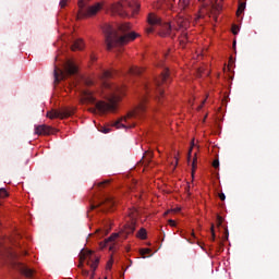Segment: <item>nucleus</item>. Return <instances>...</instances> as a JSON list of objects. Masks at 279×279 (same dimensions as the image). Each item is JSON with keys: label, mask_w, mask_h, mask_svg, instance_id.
I'll return each instance as SVG.
<instances>
[{"label": "nucleus", "mask_w": 279, "mask_h": 279, "mask_svg": "<svg viewBox=\"0 0 279 279\" xmlns=\"http://www.w3.org/2000/svg\"><path fill=\"white\" fill-rule=\"evenodd\" d=\"M243 12H245V2H240L239 7H238V11H236L238 16L240 14H243Z\"/></svg>", "instance_id": "nucleus-22"}, {"label": "nucleus", "mask_w": 279, "mask_h": 279, "mask_svg": "<svg viewBox=\"0 0 279 279\" xmlns=\"http://www.w3.org/2000/svg\"><path fill=\"white\" fill-rule=\"evenodd\" d=\"M114 204H117V201H114L112 196H106L100 201V203L97 206L92 205V209L95 210V208L97 207L105 206V208H101V210H110V208H112Z\"/></svg>", "instance_id": "nucleus-12"}, {"label": "nucleus", "mask_w": 279, "mask_h": 279, "mask_svg": "<svg viewBox=\"0 0 279 279\" xmlns=\"http://www.w3.org/2000/svg\"><path fill=\"white\" fill-rule=\"evenodd\" d=\"M86 5H88V0L78 1L80 16H95V14H97V12H99V10L104 8V4H101V2H97L95 5L88 7L85 10L84 8H86Z\"/></svg>", "instance_id": "nucleus-7"}, {"label": "nucleus", "mask_w": 279, "mask_h": 279, "mask_svg": "<svg viewBox=\"0 0 279 279\" xmlns=\"http://www.w3.org/2000/svg\"><path fill=\"white\" fill-rule=\"evenodd\" d=\"M123 121H128V118H122L112 123V128H117V130L125 129V124Z\"/></svg>", "instance_id": "nucleus-19"}, {"label": "nucleus", "mask_w": 279, "mask_h": 279, "mask_svg": "<svg viewBox=\"0 0 279 279\" xmlns=\"http://www.w3.org/2000/svg\"><path fill=\"white\" fill-rule=\"evenodd\" d=\"M77 73V65L72 60H68L63 64V70L54 66V84H60L62 80H66L69 75H75Z\"/></svg>", "instance_id": "nucleus-6"}, {"label": "nucleus", "mask_w": 279, "mask_h": 279, "mask_svg": "<svg viewBox=\"0 0 279 279\" xmlns=\"http://www.w3.org/2000/svg\"><path fill=\"white\" fill-rule=\"evenodd\" d=\"M84 260H86L87 265L93 269V271H95V269H97V265H99V258L95 256L93 251L81 252L78 267H84Z\"/></svg>", "instance_id": "nucleus-8"}, {"label": "nucleus", "mask_w": 279, "mask_h": 279, "mask_svg": "<svg viewBox=\"0 0 279 279\" xmlns=\"http://www.w3.org/2000/svg\"><path fill=\"white\" fill-rule=\"evenodd\" d=\"M174 3V5H178L179 10L184 11L189 10L191 8V0H170Z\"/></svg>", "instance_id": "nucleus-16"}, {"label": "nucleus", "mask_w": 279, "mask_h": 279, "mask_svg": "<svg viewBox=\"0 0 279 279\" xmlns=\"http://www.w3.org/2000/svg\"><path fill=\"white\" fill-rule=\"evenodd\" d=\"M69 0H60L59 5L60 8H66V3Z\"/></svg>", "instance_id": "nucleus-30"}, {"label": "nucleus", "mask_w": 279, "mask_h": 279, "mask_svg": "<svg viewBox=\"0 0 279 279\" xmlns=\"http://www.w3.org/2000/svg\"><path fill=\"white\" fill-rule=\"evenodd\" d=\"M84 276H88V270H83Z\"/></svg>", "instance_id": "nucleus-42"}, {"label": "nucleus", "mask_w": 279, "mask_h": 279, "mask_svg": "<svg viewBox=\"0 0 279 279\" xmlns=\"http://www.w3.org/2000/svg\"><path fill=\"white\" fill-rule=\"evenodd\" d=\"M169 82V69H165L161 72V75L158 78H155L154 83L146 84L144 86L146 90V95H153L156 101H162V97L165 95V88L162 84H167Z\"/></svg>", "instance_id": "nucleus-4"}, {"label": "nucleus", "mask_w": 279, "mask_h": 279, "mask_svg": "<svg viewBox=\"0 0 279 279\" xmlns=\"http://www.w3.org/2000/svg\"><path fill=\"white\" fill-rule=\"evenodd\" d=\"M201 3H203V8H206V5H208V3H206V0H198Z\"/></svg>", "instance_id": "nucleus-37"}, {"label": "nucleus", "mask_w": 279, "mask_h": 279, "mask_svg": "<svg viewBox=\"0 0 279 279\" xmlns=\"http://www.w3.org/2000/svg\"><path fill=\"white\" fill-rule=\"evenodd\" d=\"M219 199H221V202H226V194L220 193L219 194Z\"/></svg>", "instance_id": "nucleus-35"}, {"label": "nucleus", "mask_w": 279, "mask_h": 279, "mask_svg": "<svg viewBox=\"0 0 279 279\" xmlns=\"http://www.w3.org/2000/svg\"><path fill=\"white\" fill-rule=\"evenodd\" d=\"M13 258H16V255H13Z\"/></svg>", "instance_id": "nucleus-45"}, {"label": "nucleus", "mask_w": 279, "mask_h": 279, "mask_svg": "<svg viewBox=\"0 0 279 279\" xmlns=\"http://www.w3.org/2000/svg\"><path fill=\"white\" fill-rule=\"evenodd\" d=\"M134 230H136V222L132 221L125 226L124 232L125 234H133Z\"/></svg>", "instance_id": "nucleus-18"}, {"label": "nucleus", "mask_w": 279, "mask_h": 279, "mask_svg": "<svg viewBox=\"0 0 279 279\" xmlns=\"http://www.w3.org/2000/svg\"><path fill=\"white\" fill-rule=\"evenodd\" d=\"M12 265H13L14 269H17V271L23 274V276H25L26 278H34V270L31 269L29 267H27L25 264H23L21 262L13 260Z\"/></svg>", "instance_id": "nucleus-10"}, {"label": "nucleus", "mask_w": 279, "mask_h": 279, "mask_svg": "<svg viewBox=\"0 0 279 279\" xmlns=\"http://www.w3.org/2000/svg\"><path fill=\"white\" fill-rule=\"evenodd\" d=\"M211 241H215V225H211Z\"/></svg>", "instance_id": "nucleus-33"}, {"label": "nucleus", "mask_w": 279, "mask_h": 279, "mask_svg": "<svg viewBox=\"0 0 279 279\" xmlns=\"http://www.w3.org/2000/svg\"><path fill=\"white\" fill-rule=\"evenodd\" d=\"M111 180L110 179H107L105 181H101L99 183L96 184L97 189H104V186L110 184Z\"/></svg>", "instance_id": "nucleus-23"}, {"label": "nucleus", "mask_w": 279, "mask_h": 279, "mask_svg": "<svg viewBox=\"0 0 279 279\" xmlns=\"http://www.w3.org/2000/svg\"><path fill=\"white\" fill-rule=\"evenodd\" d=\"M112 77V72L108 70H102L101 74L99 75L100 82L104 86V88H107V90H110L109 96L107 97L106 101H98L96 102V107L89 109L90 112H116L117 111V104L121 101V95H123L124 89L123 87H119L117 85L110 84L107 80H110Z\"/></svg>", "instance_id": "nucleus-2"}, {"label": "nucleus", "mask_w": 279, "mask_h": 279, "mask_svg": "<svg viewBox=\"0 0 279 279\" xmlns=\"http://www.w3.org/2000/svg\"><path fill=\"white\" fill-rule=\"evenodd\" d=\"M213 167L214 169H219V159L214 160Z\"/></svg>", "instance_id": "nucleus-32"}, {"label": "nucleus", "mask_w": 279, "mask_h": 279, "mask_svg": "<svg viewBox=\"0 0 279 279\" xmlns=\"http://www.w3.org/2000/svg\"><path fill=\"white\" fill-rule=\"evenodd\" d=\"M149 25H158L160 27L159 35L171 36L173 32H179L182 29V43L189 40V34L184 32L189 27V20L184 19V15H178L172 22H163L158 15L149 13L147 17Z\"/></svg>", "instance_id": "nucleus-3"}, {"label": "nucleus", "mask_w": 279, "mask_h": 279, "mask_svg": "<svg viewBox=\"0 0 279 279\" xmlns=\"http://www.w3.org/2000/svg\"><path fill=\"white\" fill-rule=\"evenodd\" d=\"M107 267H108V269H111L112 268V262H108Z\"/></svg>", "instance_id": "nucleus-40"}, {"label": "nucleus", "mask_w": 279, "mask_h": 279, "mask_svg": "<svg viewBox=\"0 0 279 279\" xmlns=\"http://www.w3.org/2000/svg\"><path fill=\"white\" fill-rule=\"evenodd\" d=\"M8 191L3 187L0 189V198H4V197H8Z\"/></svg>", "instance_id": "nucleus-25"}, {"label": "nucleus", "mask_w": 279, "mask_h": 279, "mask_svg": "<svg viewBox=\"0 0 279 279\" xmlns=\"http://www.w3.org/2000/svg\"><path fill=\"white\" fill-rule=\"evenodd\" d=\"M233 47H236V41H233Z\"/></svg>", "instance_id": "nucleus-44"}, {"label": "nucleus", "mask_w": 279, "mask_h": 279, "mask_svg": "<svg viewBox=\"0 0 279 279\" xmlns=\"http://www.w3.org/2000/svg\"><path fill=\"white\" fill-rule=\"evenodd\" d=\"M214 8L217 12H221V10H223V7L221 4H216L214 5Z\"/></svg>", "instance_id": "nucleus-31"}, {"label": "nucleus", "mask_w": 279, "mask_h": 279, "mask_svg": "<svg viewBox=\"0 0 279 279\" xmlns=\"http://www.w3.org/2000/svg\"><path fill=\"white\" fill-rule=\"evenodd\" d=\"M71 49L72 51H82V49H84V41L82 39H76Z\"/></svg>", "instance_id": "nucleus-17"}, {"label": "nucleus", "mask_w": 279, "mask_h": 279, "mask_svg": "<svg viewBox=\"0 0 279 279\" xmlns=\"http://www.w3.org/2000/svg\"><path fill=\"white\" fill-rule=\"evenodd\" d=\"M145 104H147V96L142 97L140 105L135 108V110L128 114V119L132 117H141V114L145 112Z\"/></svg>", "instance_id": "nucleus-13"}, {"label": "nucleus", "mask_w": 279, "mask_h": 279, "mask_svg": "<svg viewBox=\"0 0 279 279\" xmlns=\"http://www.w3.org/2000/svg\"><path fill=\"white\" fill-rule=\"evenodd\" d=\"M81 95L82 104H95V101L97 100L93 95V92H90L89 89H84Z\"/></svg>", "instance_id": "nucleus-15"}, {"label": "nucleus", "mask_w": 279, "mask_h": 279, "mask_svg": "<svg viewBox=\"0 0 279 279\" xmlns=\"http://www.w3.org/2000/svg\"><path fill=\"white\" fill-rule=\"evenodd\" d=\"M204 104H206V100H203L202 105L198 107L199 110H202V108H204Z\"/></svg>", "instance_id": "nucleus-41"}, {"label": "nucleus", "mask_w": 279, "mask_h": 279, "mask_svg": "<svg viewBox=\"0 0 279 279\" xmlns=\"http://www.w3.org/2000/svg\"><path fill=\"white\" fill-rule=\"evenodd\" d=\"M84 84L86 86H93V84H95V81H93L92 78H85L84 80Z\"/></svg>", "instance_id": "nucleus-28"}, {"label": "nucleus", "mask_w": 279, "mask_h": 279, "mask_svg": "<svg viewBox=\"0 0 279 279\" xmlns=\"http://www.w3.org/2000/svg\"><path fill=\"white\" fill-rule=\"evenodd\" d=\"M117 239H119V233H112L105 242H100L101 250L109 247L110 252H114V250H117V244L114 243Z\"/></svg>", "instance_id": "nucleus-11"}, {"label": "nucleus", "mask_w": 279, "mask_h": 279, "mask_svg": "<svg viewBox=\"0 0 279 279\" xmlns=\"http://www.w3.org/2000/svg\"><path fill=\"white\" fill-rule=\"evenodd\" d=\"M239 31H240L239 25L233 24V25H232V34H233L234 36H236V34H239Z\"/></svg>", "instance_id": "nucleus-27"}, {"label": "nucleus", "mask_w": 279, "mask_h": 279, "mask_svg": "<svg viewBox=\"0 0 279 279\" xmlns=\"http://www.w3.org/2000/svg\"><path fill=\"white\" fill-rule=\"evenodd\" d=\"M99 132H102V134H109L110 128L108 126H100Z\"/></svg>", "instance_id": "nucleus-26"}, {"label": "nucleus", "mask_w": 279, "mask_h": 279, "mask_svg": "<svg viewBox=\"0 0 279 279\" xmlns=\"http://www.w3.org/2000/svg\"><path fill=\"white\" fill-rule=\"evenodd\" d=\"M90 58H92L93 62H95V60H97V58H95V56H92Z\"/></svg>", "instance_id": "nucleus-43"}, {"label": "nucleus", "mask_w": 279, "mask_h": 279, "mask_svg": "<svg viewBox=\"0 0 279 279\" xmlns=\"http://www.w3.org/2000/svg\"><path fill=\"white\" fill-rule=\"evenodd\" d=\"M193 148L190 149L189 155H187V162H191V151Z\"/></svg>", "instance_id": "nucleus-38"}, {"label": "nucleus", "mask_w": 279, "mask_h": 279, "mask_svg": "<svg viewBox=\"0 0 279 279\" xmlns=\"http://www.w3.org/2000/svg\"><path fill=\"white\" fill-rule=\"evenodd\" d=\"M146 32H147V34H151V32H154V28H153V27H148V28L146 29Z\"/></svg>", "instance_id": "nucleus-39"}, {"label": "nucleus", "mask_w": 279, "mask_h": 279, "mask_svg": "<svg viewBox=\"0 0 279 279\" xmlns=\"http://www.w3.org/2000/svg\"><path fill=\"white\" fill-rule=\"evenodd\" d=\"M138 10H141V3L136 1L130 2L125 0L112 5V11L119 14V16H129L130 12L132 14H138Z\"/></svg>", "instance_id": "nucleus-5"}, {"label": "nucleus", "mask_w": 279, "mask_h": 279, "mask_svg": "<svg viewBox=\"0 0 279 279\" xmlns=\"http://www.w3.org/2000/svg\"><path fill=\"white\" fill-rule=\"evenodd\" d=\"M132 26L130 23L119 24L116 28L110 24H105L102 26V32L105 34V43L108 51H112L114 47H121L136 40L138 34L131 32Z\"/></svg>", "instance_id": "nucleus-1"}, {"label": "nucleus", "mask_w": 279, "mask_h": 279, "mask_svg": "<svg viewBox=\"0 0 279 279\" xmlns=\"http://www.w3.org/2000/svg\"><path fill=\"white\" fill-rule=\"evenodd\" d=\"M73 110L69 108H62L60 110H50L47 112L46 117L48 119H66L68 117H72Z\"/></svg>", "instance_id": "nucleus-9"}, {"label": "nucleus", "mask_w": 279, "mask_h": 279, "mask_svg": "<svg viewBox=\"0 0 279 279\" xmlns=\"http://www.w3.org/2000/svg\"><path fill=\"white\" fill-rule=\"evenodd\" d=\"M197 162V157H194L193 161H192V169L193 171H195V163Z\"/></svg>", "instance_id": "nucleus-34"}, {"label": "nucleus", "mask_w": 279, "mask_h": 279, "mask_svg": "<svg viewBox=\"0 0 279 279\" xmlns=\"http://www.w3.org/2000/svg\"><path fill=\"white\" fill-rule=\"evenodd\" d=\"M140 254L142 256V258H146V254H151V250L150 248H141L140 250Z\"/></svg>", "instance_id": "nucleus-24"}, {"label": "nucleus", "mask_w": 279, "mask_h": 279, "mask_svg": "<svg viewBox=\"0 0 279 279\" xmlns=\"http://www.w3.org/2000/svg\"><path fill=\"white\" fill-rule=\"evenodd\" d=\"M143 68H138V66H132L130 69V74L131 75H142L143 74Z\"/></svg>", "instance_id": "nucleus-20"}, {"label": "nucleus", "mask_w": 279, "mask_h": 279, "mask_svg": "<svg viewBox=\"0 0 279 279\" xmlns=\"http://www.w3.org/2000/svg\"><path fill=\"white\" fill-rule=\"evenodd\" d=\"M216 223H217L218 227L221 226L223 223V217L217 216Z\"/></svg>", "instance_id": "nucleus-29"}, {"label": "nucleus", "mask_w": 279, "mask_h": 279, "mask_svg": "<svg viewBox=\"0 0 279 279\" xmlns=\"http://www.w3.org/2000/svg\"><path fill=\"white\" fill-rule=\"evenodd\" d=\"M137 236L138 239H142L143 241H145V239H147V230L145 229H141L138 232H137Z\"/></svg>", "instance_id": "nucleus-21"}, {"label": "nucleus", "mask_w": 279, "mask_h": 279, "mask_svg": "<svg viewBox=\"0 0 279 279\" xmlns=\"http://www.w3.org/2000/svg\"><path fill=\"white\" fill-rule=\"evenodd\" d=\"M169 226H171L172 228H175V220H169Z\"/></svg>", "instance_id": "nucleus-36"}, {"label": "nucleus", "mask_w": 279, "mask_h": 279, "mask_svg": "<svg viewBox=\"0 0 279 279\" xmlns=\"http://www.w3.org/2000/svg\"><path fill=\"white\" fill-rule=\"evenodd\" d=\"M35 134L37 136H47L49 134H53V128L47 124H40L35 126Z\"/></svg>", "instance_id": "nucleus-14"}]
</instances>
